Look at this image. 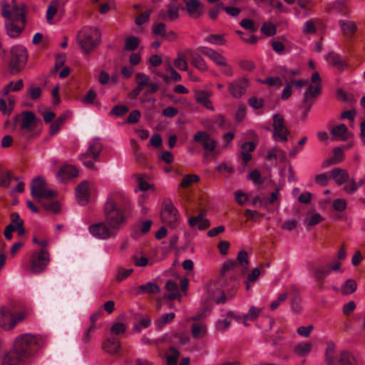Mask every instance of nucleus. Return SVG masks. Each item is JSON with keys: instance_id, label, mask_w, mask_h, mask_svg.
<instances>
[{"instance_id": "obj_1", "label": "nucleus", "mask_w": 365, "mask_h": 365, "mask_svg": "<svg viewBox=\"0 0 365 365\" xmlns=\"http://www.w3.org/2000/svg\"><path fill=\"white\" fill-rule=\"evenodd\" d=\"M39 348V338L31 334L18 336L13 349L5 354L1 365H28Z\"/></svg>"}, {"instance_id": "obj_2", "label": "nucleus", "mask_w": 365, "mask_h": 365, "mask_svg": "<svg viewBox=\"0 0 365 365\" xmlns=\"http://www.w3.org/2000/svg\"><path fill=\"white\" fill-rule=\"evenodd\" d=\"M1 15L6 19L5 29L11 38H16L24 31L26 24V14L24 4H12L11 9L6 2L1 4Z\"/></svg>"}, {"instance_id": "obj_3", "label": "nucleus", "mask_w": 365, "mask_h": 365, "mask_svg": "<svg viewBox=\"0 0 365 365\" xmlns=\"http://www.w3.org/2000/svg\"><path fill=\"white\" fill-rule=\"evenodd\" d=\"M100 32L95 27H83L77 35V41L80 45L82 52L89 53L95 48L100 41Z\"/></svg>"}, {"instance_id": "obj_4", "label": "nucleus", "mask_w": 365, "mask_h": 365, "mask_svg": "<svg viewBox=\"0 0 365 365\" xmlns=\"http://www.w3.org/2000/svg\"><path fill=\"white\" fill-rule=\"evenodd\" d=\"M325 360L327 365H358L353 354L348 351L336 352V345L333 342L327 344Z\"/></svg>"}, {"instance_id": "obj_5", "label": "nucleus", "mask_w": 365, "mask_h": 365, "mask_svg": "<svg viewBox=\"0 0 365 365\" xmlns=\"http://www.w3.org/2000/svg\"><path fill=\"white\" fill-rule=\"evenodd\" d=\"M10 53L9 71L12 75H15L25 67L28 60V52L24 46L16 45L11 47Z\"/></svg>"}, {"instance_id": "obj_6", "label": "nucleus", "mask_w": 365, "mask_h": 365, "mask_svg": "<svg viewBox=\"0 0 365 365\" xmlns=\"http://www.w3.org/2000/svg\"><path fill=\"white\" fill-rule=\"evenodd\" d=\"M56 191L47 187L42 176L33 179L31 183V195L36 200L49 199L56 195Z\"/></svg>"}, {"instance_id": "obj_7", "label": "nucleus", "mask_w": 365, "mask_h": 365, "mask_svg": "<svg viewBox=\"0 0 365 365\" xmlns=\"http://www.w3.org/2000/svg\"><path fill=\"white\" fill-rule=\"evenodd\" d=\"M112 205L104 206L106 223L115 232L125 222V210H113Z\"/></svg>"}, {"instance_id": "obj_8", "label": "nucleus", "mask_w": 365, "mask_h": 365, "mask_svg": "<svg viewBox=\"0 0 365 365\" xmlns=\"http://www.w3.org/2000/svg\"><path fill=\"white\" fill-rule=\"evenodd\" d=\"M25 314L24 312H19L15 315L9 308L1 307L0 309V327L4 330L12 329L19 322L24 320Z\"/></svg>"}, {"instance_id": "obj_9", "label": "nucleus", "mask_w": 365, "mask_h": 365, "mask_svg": "<svg viewBox=\"0 0 365 365\" xmlns=\"http://www.w3.org/2000/svg\"><path fill=\"white\" fill-rule=\"evenodd\" d=\"M50 262L49 253L46 249L34 252L30 257V270L34 274L43 272Z\"/></svg>"}, {"instance_id": "obj_10", "label": "nucleus", "mask_w": 365, "mask_h": 365, "mask_svg": "<svg viewBox=\"0 0 365 365\" xmlns=\"http://www.w3.org/2000/svg\"><path fill=\"white\" fill-rule=\"evenodd\" d=\"M273 133L272 138L277 142H287L289 130L285 125L284 119L280 114L276 113L273 115Z\"/></svg>"}, {"instance_id": "obj_11", "label": "nucleus", "mask_w": 365, "mask_h": 365, "mask_svg": "<svg viewBox=\"0 0 365 365\" xmlns=\"http://www.w3.org/2000/svg\"><path fill=\"white\" fill-rule=\"evenodd\" d=\"M101 150V144L99 142H94L89 145L88 150L80 156V160L88 168L96 170V168L91 159L95 161H98Z\"/></svg>"}, {"instance_id": "obj_12", "label": "nucleus", "mask_w": 365, "mask_h": 365, "mask_svg": "<svg viewBox=\"0 0 365 365\" xmlns=\"http://www.w3.org/2000/svg\"><path fill=\"white\" fill-rule=\"evenodd\" d=\"M112 205V209L126 211L130 205V201L126 195L120 191L111 192L107 198L104 206Z\"/></svg>"}, {"instance_id": "obj_13", "label": "nucleus", "mask_w": 365, "mask_h": 365, "mask_svg": "<svg viewBox=\"0 0 365 365\" xmlns=\"http://www.w3.org/2000/svg\"><path fill=\"white\" fill-rule=\"evenodd\" d=\"M161 218L164 223L175 227L178 224V212L170 201H165L163 209L161 212Z\"/></svg>"}, {"instance_id": "obj_14", "label": "nucleus", "mask_w": 365, "mask_h": 365, "mask_svg": "<svg viewBox=\"0 0 365 365\" xmlns=\"http://www.w3.org/2000/svg\"><path fill=\"white\" fill-rule=\"evenodd\" d=\"M90 233L96 238L105 240L114 237L115 232L106 222H99L89 226Z\"/></svg>"}, {"instance_id": "obj_15", "label": "nucleus", "mask_w": 365, "mask_h": 365, "mask_svg": "<svg viewBox=\"0 0 365 365\" xmlns=\"http://www.w3.org/2000/svg\"><path fill=\"white\" fill-rule=\"evenodd\" d=\"M249 86V81L246 78H238L228 83V91L230 95L235 98H241Z\"/></svg>"}, {"instance_id": "obj_16", "label": "nucleus", "mask_w": 365, "mask_h": 365, "mask_svg": "<svg viewBox=\"0 0 365 365\" xmlns=\"http://www.w3.org/2000/svg\"><path fill=\"white\" fill-rule=\"evenodd\" d=\"M225 291V289H220L217 283H210L207 287L205 300L207 302H215L217 304L225 303L226 302Z\"/></svg>"}, {"instance_id": "obj_17", "label": "nucleus", "mask_w": 365, "mask_h": 365, "mask_svg": "<svg viewBox=\"0 0 365 365\" xmlns=\"http://www.w3.org/2000/svg\"><path fill=\"white\" fill-rule=\"evenodd\" d=\"M193 140L200 143L203 149L210 153L214 152L217 146L216 141L205 131L197 132L193 137Z\"/></svg>"}, {"instance_id": "obj_18", "label": "nucleus", "mask_w": 365, "mask_h": 365, "mask_svg": "<svg viewBox=\"0 0 365 365\" xmlns=\"http://www.w3.org/2000/svg\"><path fill=\"white\" fill-rule=\"evenodd\" d=\"M22 120L21 124V135L27 138L31 136L34 130V126L36 121V117L31 111H24L21 113Z\"/></svg>"}, {"instance_id": "obj_19", "label": "nucleus", "mask_w": 365, "mask_h": 365, "mask_svg": "<svg viewBox=\"0 0 365 365\" xmlns=\"http://www.w3.org/2000/svg\"><path fill=\"white\" fill-rule=\"evenodd\" d=\"M180 5L175 3H169L165 9L159 11V17L164 21H175L179 17Z\"/></svg>"}, {"instance_id": "obj_20", "label": "nucleus", "mask_w": 365, "mask_h": 365, "mask_svg": "<svg viewBox=\"0 0 365 365\" xmlns=\"http://www.w3.org/2000/svg\"><path fill=\"white\" fill-rule=\"evenodd\" d=\"M326 11L329 14H339L346 16L349 13L346 1L344 0H336L326 4Z\"/></svg>"}, {"instance_id": "obj_21", "label": "nucleus", "mask_w": 365, "mask_h": 365, "mask_svg": "<svg viewBox=\"0 0 365 365\" xmlns=\"http://www.w3.org/2000/svg\"><path fill=\"white\" fill-rule=\"evenodd\" d=\"M321 85H309L304 95L303 106L310 109L314 98L319 95Z\"/></svg>"}, {"instance_id": "obj_22", "label": "nucleus", "mask_w": 365, "mask_h": 365, "mask_svg": "<svg viewBox=\"0 0 365 365\" xmlns=\"http://www.w3.org/2000/svg\"><path fill=\"white\" fill-rule=\"evenodd\" d=\"M200 319V316L199 315L192 318L193 321H197V322L194 323L191 327V333L195 339H202L207 334V324L205 322L199 321Z\"/></svg>"}, {"instance_id": "obj_23", "label": "nucleus", "mask_w": 365, "mask_h": 365, "mask_svg": "<svg viewBox=\"0 0 365 365\" xmlns=\"http://www.w3.org/2000/svg\"><path fill=\"white\" fill-rule=\"evenodd\" d=\"M76 196L79 204L85 205L88 202L90 189L87 181L82 182L76 187Z\"/></svg>"}, {"instance_id": "obj_24", "label": "nucleus", "mask_w": 365, "mask_h": 365, "mask_svg": "<svg viewBox=\"0 0 365 365\" xmlns=\"http://www.w3.org/2000/svg\"><path fill=\"white\" fill-rule=\"evenodd\" d=\"M78 173V172L76 167L71 165H66L60 168L56 177L59 181L64 182L76 177Z\"/></svg>"}, {"instance_id": "obj_25", "label": "nucleus", "mask_w": 365, "mask_h": 365, "mask_svg": "<svg viewBox=\"0 0 365 365\" xmlns=\"http://www.w3.org/2000/svg\"><path fill=\"white\" fill-rule=\"evenodd\" d=\"M188 58L190 60L191 64L200 71H205L207 70V66L204 58L197 52L188 50L186 51Z\"/></svg>"}, {"instance_id": "obj_26", "label": "nucleus", "mask_w": 365, "mask_h": 365, "mask_svg": "<svg viewBox=\"0 0 365 365\" xmlns=\"http://www.w3.org/2000/svg\"><path fill=\"white\" fill-rule=\"evenodd\" d=\"M188 224L191 227H197L200 230H204L210 225V221L205 217V215L202 213L190 217Z\"/></svg>"}, {"instance_id": "obj_27", "label": "nucleus", "mask_w": 365, "mask_h": 365, "mask_svg": "<svg viewBox=\"0 0 365 365\" xmlns=\"http://www.w3.org/2000/svg\"><path fill=\"white\" fill-rule=\"evenodd\" d=\"M331 268L329 265L319 267L313 270L312 276L314 280L322 287L324 279L331 273Z\"/></svg>"}, {"instance_id": "obj_28", "label": "nucleus", "mask_w": 365, "mask_h": 365, "mask_svg": "<svg viewBox=\"0 0 365 365\" xmlns=\"http://www.w3.org/2000/svg\"><path fill=\"white\" fill-rule=\"evenodd\" d=\"M186 9L189 14L194 18H197L202 14V5L199 0L187 1Z\"/></svg>"}, {"instance_id": "obj_29", "label": "nucleus", "mask_w": 365, "mask_h": 365, "mask_svg": "<svg viewBox=\"0 0 365 365\" xmlns=\"http://www.w3.org/2000/svg\"><path fill=\"white\" fill-rule=\"evenodd\" d=\"M256 148L255 144L252 142H245L241 145L240 155L243 160V164L245 166L249 161L252 159L251 153L255 150Z\"/></svg>"}, {"instance_id": "obj_30", "label": "nucleus", "mask_w": 365, "mask_h": 365, "mask_svg": "<svg viewBox=\"0 0 365 365\" xmlns=\"http://www.w3.org/2000/svg\"><path fill=\"white\" fill-rule=\"evenodd\" d=\"M102 347L110 354H117L120 349V343L116 338L110 337L103 342Z\"/></svg>"}, {"instance_id": "obj_31", "label": "nucleus", "mask_w": 365, "mask_h": 365, "mask_svg": "<svg viewBox=\"0 0 365 365\" xmlns=\"http://www.w3.org/2000/svg\"><path fill=\"white\" fill-rule=\"evenodd\" d=\"M331 134L333 135V140H346L349 131L345 124H340L332 128Z\"/></svg>"}, {"instance_id": "obj_32", "label": "nucleus", "mask_w": 365, "mask_h": 365, "mask_svg": "<svg viewBox=\"0 0 365 365\" xmlns=\"http://www.w3.org/2000/svg\"><path fill=\"white\" fill-rule=\"evenodd\" d=\"M198 51L210 58L217 66L225 58L221 53L206 46L200 47Z\"/></svg>"}, {"instance_id": "obj_33", "label": "nucleus", "mask_w": 365, "mask_h": 365, "mask_svg": "<svg viewBox=\"0 0 365 365\" xmlns=\"http://www.w3.org/2000/svg\"><path fill=\"white\" fill-rule=\"evenodd\" d=\"M331 175L338 185H341L349 180L347 171L339 168L332 169Z\"/></svg>"}, {"instance_id": "obj_34", "label": "nucleus", "mask_w": 365, "mask_h": 365, "mask_svg": "<svg viewBox=\"0 0 365 365\" xmlns=\"http://www.w3.org/2000/svg\"><path fill=\"white\" fill-rule=\"evenodd\" d=\"M339 26L342 33L347 36H351L356 31V25L354 21L349 20H339Z\"/></svg>"}, {"instance_id": "obj_35", "label": "nucleus", "mask_w": 365, "mask_h": 365, "mask_svg": "<svg viewBox=\"0 0 365 365\" xmlns=\"http://www.w3.org/2000/svg\"><path fill=\"white\" fill-rule=\"evenodd\" d=\"M195 98L197 103H201L207 109L210 110H214V107L210 101V96L207 92L204 91H197L195 93Z\"/></svg>"}, {"instance_id": "obj_36", "label": "nucleus", "mask_w": 365, "mask_h": 365, "mask_svg": "<svg viewBox=\"0 0 365 365\" xmlns=\"http://www.w3.org/2000/svg\"><path fill=\"white\" fill-rule=\"evenodd\" d=\"M239 271L242 273L247 269L249 260L247 252L245 250H241L237 255V260L234 262Z\"/></svg>"}, {"instance_id": "obj_37", "label": "nucleus", "mask_w": 365, "mask_h": 365, "mask_svg": "<svg viewBox=\"0 0 365 365\" xmlns=\"http://www.w3.org/2000/svg\"><path fill=\"white\" fill-rule=\"evenodd\" d=\"M165 288L167 292H170L167 296L168 299L173 300L181 297L178 290V286L176 282L172 280H168Z\"/></svg>"}, {"instance_id": "obj_38", "label": "nucleus", "mask_w": 365, "mask_h": 365, "mask_svg": "<svg viewBox=\"0 0 365 365\" xmlns=\"http://www.w3.org/2000/svg\"><path fill=\"white\" fill-rule=\"evenodd\" d=\"M312 346L311 342L302 341L294 347L293 352L298 356H304L311 351Z\"/></svg>"}, {"instance_id": "obj_39", "label": "nucleus", "mask_w": 365, "mask_h": 365, "mask_svg": "<svg viewBox=\"0 0 365 365\" xmlns=\"http://www.w3.org/2000/svg\"><path fill=\"white\" fill-rule=\"evenodd\" d=\"M327 61L332 66H336L340 69L346 66L345 61H342L339 56L334 52H329L326 56Z\"/></svg>"}, {"instance_id": "obj_40", "label": "nucleus", "mask_w": 365, "mask_h": 365, "mask_svg": "<svg viewBox=\"0 0 365 365\" xmlns=\"http://www.w3.org/2000/svg\"><path fill=\"white\" fill-rule=\"evenodd\" d=\"M180 352L173 346H170L165 354L166 365H177Z\"/></svg>"}, {"instance_id": "obj_41", "label": "nucleus", "mask_w": 365, "mask_h": 365, "mask_svg": "<svg viewBox=\"0 0 365 365\" xmlns=\"http://www.w3.org/2000/svg\"><path fill=\"white\" fill-rule=\"evenodd\" d=\"M138 293H149V294H155L159 293L160 289V287L153 282H148L145 284H142L138 287Z\"/></svg>"}, {"instance_id": "obj_42", "label": "nucleus", "mask_w": 365, "mask_h": 365, "mask_svg": "<svg viewBox=\"0 0 365 365\" xmlns=\"http://www.w3.org/2000/svg\"><path fill=\"white\" fill-rule=\"evenodd\" d=\"M230 271H234L235 272L239 271L236 267V264L232 261H228L223 264L220 271V284H223L224 278L227 277V274Z\"/></svg>"}, {"instance_id": "obj_43", "label": "nucleus", "mask_w": 365, "mask_h": 365, "mask_svg": "<svg viewBox=\"0 0 365 365\" xmlns=\"http://www.w3.org/2000/svg\"><path fill=\"white\" fill-rule=\"evenodd\" d=\"M135 319L140 324V325H135L134 327L138 332H140L143 328L148 327L151 324V319L147 314H137Z\"/></svg>"}, {"instance_id": "obj_44", "label": "nucleus", "mask_w": 365, "mask_h": 365, "mask_svg": "<svg viewBox=\"0 0 365 365\" xmlns=\"http://www.w3.org/2000/svg\"><path fill=\"white\" fill-rule=\"evenodd\" d=\"M12 178L16 181L19 180V178H13L12 173L10 171H0V186L4 188L9 187Z\"/></svg>"}, {"instance_id": "obj_45", "label": "nucleus", "mask_w": 365, "mask_h": 365, "mask_svg": "<svg viewBox=\"0 0 365 365\" xmlns=\"http://www.w3.org/2000/svg\"><path fill=\"white\" fill-rule=\"evenodd\" d=\"M200 180V177L197 175H186L180 184V187L187 188L190 187L194 182Z\"/></svg>"}, {"instance_id": "obj_46", "label": "nucleus", "mask_w": 365, "mask_h": 365, "mask_svg": "<svg viewBox=\"0 0 365 365\" xmlns=\"http://www.w3.org/2000/svg\"><path fill=\"white\" fill-rule=\"evenodd\" d=\"M357 284L354 279H347L341 287V292L344 294H349L355 292Z\"/></svg>"}, {"instance_id": "obj_47", "label": "nucleus", "mask_w": 365, "mask_h": 365, "mask_svg": "<svg viewBox=\"0 0 365 365\" xmlns=\"http://www.w3.org/2000/svg\"><path fill=\"white\" fill-rule=\"evenodd\" d=\"M150 82V77L144 73H138L135 75V83L137 84L136 86L140 88L141 89H144Z\"/></svg>"}, {"instance_id": "obj_48", "label": "nucleus", "mask_w": 365, "mask_h": 365, "mask_svg": "<svg viewBox=\"0 0 365 365\" xmlns=\"http://www.w3.org/2000/svg\"><path fill=\"white\" fill-rule=\"evenodd\" d=\"M166 34V26L164 23L160 22L154 24L152 27V34L156 36L164 38Z\"/></svg>"}, {"instance_id": "obj_49", "label": "nucleus", "mask_w": 365, "mask_h": 365, "mask_svg": "<svg viewBox=\"0 0 365 365\" xmlns=\"http://www.w3.org/2000/svg\"><path fill=\"white\" fill-rule=\"evenodd\" d=\"M174 65L180 71H187L188 68L187 62L182 53L178 54V57L174 61Z\"/></svg>"}, {"instance_id": "obj_50", "label": "nucleus", "mask_w": 365, "mask_h": 365, "mask_svg": "<svg viewBox=\"0 0 365 365\" xmlns=\"http://www.w3.org/2000/svg\"><path fill=\"white\" fill-rule=\"evenodd\" d=\"M261 32L267 36H273L276 34L277 28L272 23H264L261 27Z\"/></svg>"}, {"instance_id": "obj_51", "label": "nucleus", "mask_w": 365, "mask_h": 365, "mask_svg": "<svg viewBox=\"0 0 365 365\" xmlns=\"http://www.w3.org/2000/svg\"><path fill=\"white\" fill-rule=\"evenodd\" d=\"M24 86L22 80L17 81L14 84L13 81L8 83L4 88V93L7 94L10 91H20Z\"/></svg>"}, {"instance_id": "obj_52", "label": "nucleus", "mask_w": 365, "mask_h": 365, "mask_svg": "<svg viewBox=\"0 0 365 365\" xmlns=\"http://www.w3.org/2000/svg\"><path fill=\"white\" fill-rule=\"evenodd\" d=\"M360 186L359 182L356 183L354 178L346 181V185L344 186V190L348 194L354 193Z\"/></svg>"}, {"instance_id": "obj_53", "label": "nucleus", "mask_w": 365, "mask_h": 365, "mask_svg": "<svg viewBox=\"0 0 365 365\" xmlns=\"http://www.w3.org/2000/svg\"><path fill=\"white\" fill-rule=\"evenodd\" d=\"M139 39L135 36H130L125 39V49L127 51H134L138 46Z\"/></svg>"}, {"instance_id": "obj_54", "label": "nucleus", "mask_w": 365, "mask_h": 365, "mask_svg": "<svg viewBox=\"0 0 365 365\" xmlns=\"http://www.w3.org/2000/svg\"><path fill=\"white\" fill-rule=\"evenodd\" d=\"M278 153L282 154L283 158L285 157V152L279 149L278 147L274 146L272 148H270L267 151L266 159L268 160L272 159L276 160L277 158Z\"/></svg>"}, {"instance_id": "obj_55", "label": "nucleus", "mask_w": 365, "mask_h": 365, "mask_svg": "<svg viewBox=\"0 0 365 365\" xmlns=\"http://www.w3.org/2000/svg\"><path fill=\"white\" fill-rule=\"evenodd\" d=\"M205 41L212 44L224 45L225 40L222 34L210 35L206 37Z\"/></svg>"}, {"instance_id": "obj_56", "label": "nucleus", "mask_w": 365, "mask_h": 365, "mask_svg": "<svg viewBox=\"0 0 365 365\" xmlns=\"http://www.w3.org/2000/svg\"><path fill=\"white\" fill-rule=\"evenodd\" d=\"M262 312L261 308H257L255 306H252L247 314H245V317L247 319V320L254 321L256 319L259 314Z\"/></svg>"}, {"instance_id": "obj_57", "label": "nucleus", "mask_w": 365, "mask_h": 365, "mask_svg": "<svg viewBox=\"0 0 365 365\" xmlns=\"http://www.w3.org/2000/svg\"><path fill=\"white\" fill-rule=\"evenodd\" d=\"M126 330V326L121 322H114L110 327V333L114 335L123 334Z\"/></svg>"}, {"instance_id": "obj_58", "label": "nucleus", "mask_w": 365, "mask_h": 365, "mask_svg": "<svg viewBox=\"0 0 365 365\" xmlns=\"http://www.w3.org/2000/svg\"><path fill=\"white\" fill-rule=\"evenodd\" d=\"M263 84H267L270 86L280 87L282 85V80L279 77H268L264 80H258Z\"/></svg>"}, {"instance_id": "obj_59", "label": "nucleus", "mask_w": 365, "mask_h": 365, "mask_svg": "<svg viewBox=\"0 0 365 365\" xmlns=\"http://www.w3.org/2000/svg\"><path fill=\"white\" fill-rule=\"evenodd\" d=\"M58 10V2L53 1L50 4L46 11L47 20L51 22Z\"/></svg>"}, {"instance_id": "obj_60", "label": "nucleus", "mask_w": 365, "mask_h": 365, "mask_svg": "<svg viewBox=\"0 0 365 365\" xmlns=\"http://www.w3.org/2000/svg\"><path fill=\"white\" fill-rule=\"evenodd\" d=\"M133 272V269H125L124 268H119L117 271L116 279L121 282L129 277Z\"/></svg>"}, {"instance_id": "obj_61", "label": "nucleus", "mask_w": 365, "mask_h": 365, "mask_svg": "<svg viewBox=\"0 0 365 365\" xmlns=\"http://www.w3.org/2000/svg\"><path fill=\"white\" fill-rule=\"evenodd\" d=\"M211 123L220 128H225L227 127V122L225 117L222 115H217L211 118Z\"/></svg>"}, {"instance_id": "obj_62", "label": "nucleus", "mask_w": 365, "mask_h": 365, "mask_svg": "<svg viewBox=\"0 0 365 365\" xmlns=\"http://www.w3.org/2000/svg\"><path fill=\"white\" fill-rule=\"evenodd\" d=\"M175 318V314L173 312L163 314L158 321L159 327L165 326L166 324L170 323Z\"/></svg>"}, {"instance_id": "obj_63", "label": "nucleus", "mask_w": 365, "mask_h": 365, "mask_svg": "<svg viewBox=\"0 0 365 365\" xmlns=\"http://www.w3.org/2000/svg\"><path fill=\"white\" fill-rule=\"evenodd\" d=\"M240 24L245 29H247L250 32H255L257 30V27L255 26L253 21L250 19H243L240 21Z\"/></svg>"}, {"instance_id": "obj_64", "label": "nucleus", "mask_w": 365, "mask_h": 365, "mask_svg": "<svg viewBox=\"0 0 365 365\" xmlns=\"http://www.w3.org/2000/svg\"><path fill=\"white\" fill-rule=\"evenodd\" d=\"M333 207L336 211L342 212L346 208V202L344 199H336L333 201Z\"/></svg>"}]
</instances>
